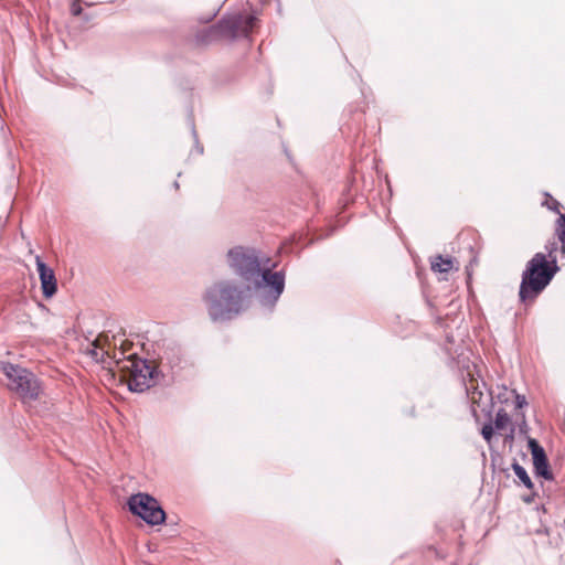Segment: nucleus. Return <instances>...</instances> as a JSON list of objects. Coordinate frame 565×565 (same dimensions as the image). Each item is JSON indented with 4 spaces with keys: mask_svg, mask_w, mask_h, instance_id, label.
I'll return each mask as SVG.
<instances>
[{
    "mask_svg": "<svg viewBox=\"0 0 565 565\" xmlns=\"http://www.w3.org/2000/svg\"><path fill=\"white\" fill-rule=\"evenodd\" d=\"M36 269L41 280V288L45 298H51L55 295L57 289L55 274L52 268L41 259L40 256L35 257Z\"/></svg>",
    "mask_w": 565,
    "mask_h": 565,
    "instance_id": "nucleus-8",
    "label": "nucleus"
},
{
    "mask_svg": "<svg viewBox=\"0 0 565 565\" xmlns=\"http://www.w3.org/2000/svg\"><path fill=\"white\" fill-rule=\"evenodd\" d=\"M228 266L239 275L253 289L262 302L273 307L285 288V275L282 271H273L276 264L269 258L258 257L254 249L234 247L227 253Z\"/></svg>",
    "mask_w": 565,
    "mask_h": 565,
    "instance_id": "nucleus-1",
    "label": "nucleus"
},
{
    "mask_svg": "<svg viewBox=\"0 0 565 565\" xmlns=\"http://www.w3.org/2000/svg\"><path fill=\"white\" fill-rule=\"evenodd\" d=\"M78 0H75V2L72 4L71 7V11L74 15H79L82 13V8L81 6L77 3Z\"/></svg>",
    "mask_w": 565,
    "mask_h": 565,
    "instance_id": "nucleus-18",
    "label": "nucleus"
},
{
    "mask_svg": "<svg viewBox=\"0 0 565 565\" xmlns=\"http://www.w3.org/2000/svg\"><path fill=\"white\" fill-rule=\"evenodd\" d=\"M129 510L151 525L164 522L166 513L158 501L147 493H137L129 498Z\"/></svg>",
    "mask_w": 565,
    "mask_h": 565,
    "instance_id": "nucleus-6",
    "label": "nucleus"
},
{
    "mask_svg": "<svg viewBox=\"0 0 565 565\" xmlns=\"http://www.w3.org/2000/svg\"><path fill=\"white\" fill-rule=\"evenodd\" d=\"M513 470H514L515 476L524 483V486L526 488L531 489L533 483H532L527 472L525 471V469L522 466H520L519 463H513Z\"/></svg>",
    "mask_w": 565,
    "mask_h": 565,
    "instance_id": "nucleus-12",
    "label": "nucleus"
},
{
    "mask_svg": "<svg viewBox=\"0 0 565 565\" xmlns=\"http://www.w3.org/2000/svg\"><path fill=\"white\" fill-rule=\"evenodd\" d=\"M1 370L8 379L9 390L17 393L23 402L40 397L42 386L32 372L11 363H1Z\"/></svg>",
    "mask_w": 565,
    "mask_h": 565,
    "instance_id": "nucleus-5",
    "label": "nucleus"
},
{
    "mask_svg": "<svg viewBox=\"0 0 565 565\" xmlns=\"http://www.w3.org/2000/svg\"><path fill=\"white\" fill-rule=\"evenodd\" d=\"M203 301L213 321L231 320L245 309L244 291L231 280L212 284L205 290Z\"/></svg>",
    "mask_w": 565,
    "mask_h": 565,
    "instance_id": "nucleus-3",
    "label": "nucleus"
},
{
    "mask_svg": "<svg viewBox=\"0 0 565 565\" xmlns=\"http://www.w3.org/2000/svg\"><path fill=\"white\" fill-rule=\"evenodd\" d=\"M554 274L555 270L548 268L546 256L542 253L535 254L522 276L521 300H533L550 284Z\"/></svg>",
    "mask_w": 565,
    "mask_h": 565,
    "instance_id": "nucleus-4",
    "label": "nucleus"
},
{
    "mask_svg": "<svg viewBox=\"0 0 565 565\" xmlns=\"http://www.w3.org/2000/svg\"><path fill=\"white\" fill-rule=\"evenodd\" d=\"M562 253L565 255V244L562 246Z\"/></svg>",
    "mask_w": 565,
    "mask_h": 565,
    "instance_id": "nucleus-19",
    "label": "nucleus"
},
{
    "mask_svg": "<svg viewBox=\"0 0 565 565\" xmlns=\"http://www.w3.org/2000/svg\"><path fill=\"white\" fill-rule=\"evenodd\" d=\"M558 248V245H557V242H551L546 245V250L548 253V258L552 263H555L556 262V257L554 255V253L557 250Z\"/></svg>",
    "mask_w": 565,
    "mask_h": 565,
    "instance_id": "nucleus-15",
    "label": "nucleus"
},
{
    "mask_svg": "<svg viewBox=\"0 0 565 565\" xmlns=\"http://www.w3.org/2000/svg\"><path fill=\"white\" fill-rule=\"evenodd\" d=\"M515 404L518 408H522L524 405H526V399L524 396L515 395Z\"/></svg>",
    "mask_w": 565,
    "mask_h": 565,
    "instance_id": "nucleus-17",
    "label": "nucleus"
},
{
    "mask_svg": "<svg viewBox=\"0 0 565 565\" xmlns=\"http://www.w3.org/2000/svg\"><path fill=\"white\" fill-rule=\"evenodd\" d=\"M255 18L246 14H234L222 21L220 32L224 38L235 40L248 36L254 26Z\"/></svg>",
    "mask_w": 565,
    "mask_h": 565,
    "instance_id": "nucleus-7",
    "label": "nucleus"
},
{
    "mask_svg": "<svg viewBox=\"0 0 565 565\" xmlns=\"http://www.w3.org/2000/svg\"><path fill=\"white\" fill-rule=\"evenodd\" d=\"M481 434L483 436V438L487 440V441H490L491 437H492V434H493V428L491 425H484L482 427V430H481Z\"/></svg>",
    "mask_w": 565,
    "mask_h": 565,
    "instance_id": "nucleus-16",
    "label": "nucleus"
},
{
    "mask_svg": "<svg viewBox=\"0 0 565 565\" xmlns=\"http://www.w3.org/2000/svg\"><path fill=\"white\" fill-rule=\"evenodd\" d=\"M486 384H481L477 379L471 377L466 383V392L472 404L480 405L484 396Z\"/></svg>",
    "mask_w": 565,
    "mask_h": 565,
    "instance_id": "nucleus-10",
    "label": "nucleus"
},
{
    "mask_svg": "<svg viewBox=\"0 0 565 565\" xmlns=\"http://www.w3.org/2000/svg\"><path fill=\"white\" fill-rule=\"evenodd\" d=\"M529 448L532 454L533 465L537 475L545 479H551L552 475L548 470V462L544 449L537 444L535 439L529 440Z\"/></svg>",
    "mask_w": 565,
    "mask_h": 565,
    "instance_id": "nucleus-9",
    "label": "nucleus"
},
{
    "mask_svg": "<svg viewBox=\"0 0 565 565\" xmlns=\"http://www.w3.org/2000/svg\"><path fill=\"white\" fill-rule=\"evenodd\" d=\"M556 235L562 244H565V215L559 214L556 224Z\"/></svg>",
    "mask_w": 565,
    "mask_h": 565,
    "instance_id": "nucleus-14",
    "label": "nucleus"
},
{
    "mask_svg": "<svg viewBox=\"0 0 565 565\" xmlns=\"http://www.w3.org/2000/svg\"><path fill=\"white\" fill-rule=\"evenodd\" d=\"M510 423V417L505 411L499 409L495 415L494 425L495 428L501 430L504 429Z\"/></svg>",
    "mask_w": 565,
    "mask_h": 565,
    "instance_id": "nucleus-13",
    "label": "nucleus"
},
{
    "mask_svg": "<svg viewBox=\"0 0 565 565\" xmlns=\"http://www.w3.org/2000/svg\"><path fill=\"white\" fill-rule=\"evenodd\" d=\"M454 267L452 258H444L441 256H436L431 260V269L436 273H448Z\"/></svg>",
    "mask_w": 565,
    "mask_h": 565,
    "instance_id": "nucleus-11",
    "label": "nucleus"
},
{
    "mask_svg": "<svg viewBox=\"0 0 565 565\" xmlns=\"http://www.w3.org/2000/svg\"><path fill=\"white\" fill-rule=\"evenodd\" d=\"M128 349L129 345L122 342L119 351L116 350V344L111 351L109 337L99 334L87 348V354L96 362H104L106 356L113 359L118 370L124 373L129 390L143 392L153 383L154 367L135 353L125 356Z\"/></svg>",
    "mask_w": 565,
    "mask_h": 565,
    "instance_id": "nucleus-2",
    "label": "nucleus"
}]
</instances>
